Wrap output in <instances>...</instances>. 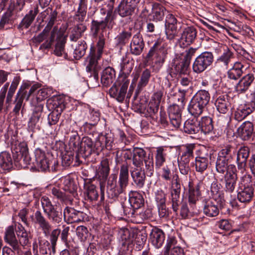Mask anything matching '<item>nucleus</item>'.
<instances>
[{
  "label": "nucleus",
  "instance_id": "1",
  "mask_svg": "<svg viewBox=\"0 0 255 255\" xmlns=\"http://www.w3.org/2000/svg\"><path fill=\"white\" fill-rule=\"evenodd\" d=\"M210 99L208 91L201 90L192 97L188 107L189 113L195 117L201 115L206 109Z\"/></svg>",
  "mask_w": 255,
  "mask_h": 255
},
{
  "label": "nucleus",
  "instance_id": "2",
  "mask_svg": "<svg viewBox=\"0 0 255 255\" xmlns=\"http://www.w3.org/2000/svg\"><path fill=\"white\" fill-rule=\"evenodd\" d=\"M126 65V62L124 61L121 64L120 73L116 85H113L109 91L110 95L116 97L117 100L120 102L124 101L128 89V76L124 72Z\"/></svg>",
  "mask_w": 255,
  "mask_h": 255
},
{
  "label": "nucleus",
  "instance_id": "3",
  "mask_svg": "<svg viewBox=\"0 0 255 255\" xmlns=\"http://www.w3.org/2000/svg\"><path fill=\"white\" fill-rule=\"evenodd\" d=\"M35 166L39 171H45L51 167L52 170H55L58 164V161L49 153H45L40 149L35 152Z\"/></svg>",
  "mask_w": 255,
  "mask_h": 255
},
{
  "label": "nucleus",
  "instance_id": "4",
  "mask_svg": "<svg viewBox=\"0 0 255 255\" xmlns=\"http://www.w3.org/2000/svg\"><path fill=\"white\" fill-rule=\"evenodd\" d=\"M120 189L115 188L116 181L113 179L110 183V181L108 182L107 193L111 195L112 198L118 196L120 194L122 193L124 190L126 189L128 183V165H123L121 167L120 173Z\"/></svg>",
  "mask_w": 255,
  "mask_h": 255
},
{
  "label": "nucleus",
  "instance_id": "5",
  "mask_svg": "<svg viewBox=\"0 0 255 255\" xmlns=\"http://www.w3.org/2000/svg\"><path fill=\"white\" fill-rule=\"evenodd\" d=\"M214 56L210 52H204L200 54L194 60L192 69L193 72L200 74L204 71L213 63Z\"/></svg>",
  "mask_w": 255,
  "mask_h": 255
},
{
  "label": "nucleus",
  "instance_id": "6",
  "mask_svg": "<svg viewBox=\"0 0 255 255\" xmlns=\"http://www.w3.org/2000/svg\"><path fill=\"white\" fill-rule=\"evenodd\" d=\"M165 46V43L162 39H157L149 50L147 57L150 58L155 55L156 57L155 63L162 64L167 53Z\"/></svg>",
  "mask_w": 255,
  "mask_h": 255
},
{
  "label": "nucleus",
  "instance_id": "7",
  "mask_svg": "<svg viewBox=\"0 0 255 255\" xmlns=\"http://www.w3.org/2000/svg\"><path fill=\"white\" fill-rule=\"evenodd\" d=\"M114 16L112 15L111 11H108L107 15L104 20L98 21L93 20L91 23V30L95 35L101 30L103 31L106 27L108 29H112L115 25Z\"/></svg>",
  "mask_w": 255,
  "mask_h": 255
},
{
  "label": "nucleus",
  "instance_id": "8",
  "mask_svg": "<svg viewBox=\"0 0 255 255\" xmlns=\"http://www.w3.org/2000/svg\"><path fill=\"white\" fill-rule=\"evenodd\" d=\"M31 218L34 225L38 226L45 236L49 234L52 228V225L40 211H36Z\"/></svg>",
  "mask_w": 255,
  "mask_h": 255
},
{
  "label": "nucleus",
  "instance_id": "9",
  "mask_svg": "<svg viewBox=\"0 0 255 255\" xmlns=\"http://www.w3.org/2000/svg\"><path fill=\"white\" fill-rule=\"evenodd\" d=\"M250 69V63L245 61H238L227 72V77L231 80H237L243 74L245 71Z\"/></svg>",
  "mask_w": 255,
  "mask_h": 255
},
{
  "label": "nucleus",
  "instance_id": "10",
  "mask_svg": "<svg viewBox=\"0 0 255 255\" xmlns=\"http://www.w3.org/2000/svg\"><path fill=\"white\" fill-rule=\"evenodd\" d=\"M87 5L79 4L75 14L69 18L68 26H70L73 24H85V22L87 21Z\"/></svg>",
  "mask_w": 255,
  "mask_h": 255
},
{
  "label": "nucleus",
  "instance_id": "11",
  "mask_svg": "<svg viewBox=\"0 0 255 255\" xmlns=\"http://www.w3.org/2000/svg\"><path fill=\"white\" fill-rule=\"evenodd\" d=\"M64 220L68 223H79L84 221L85 214L73 208L67 207L64 210Z\"/></svg>",
  "mask_w": 255,
  "mask_h": 255
},
{
  "label": "nucleus",
  "instance_id": "12",
  "mask_svg": "<svg viewBox=\"0 0 255 255\" xmlns=\"http://www.w3.org/2000/svg\"><path fill=\"white\" fill-rule=\"evenodd\" d=\"M225 177V187L224 190L227 194H229L231 197H232V194L235 195L236 187L237 181V175L233 170V171L227 172L224 176Z\"/></svg>",
  "mask_w": 255,
  "mask_h": 255
},
{
  "label": "nucleus",
  "instance_id": "13",
  "mask_svg": "<svg viewBox=\"0 0 255 255\" xmlns=\"http://www.w3.org/2000/svg\"><path fill=\"white\" fill-rule=\"evenodd\" d=\"M234 57V53L229 48H227L222 55L217 59L214 67L222 70L227 69L229 64Z\"/></svg>",
  "mask_w": 255,
  "mask_h": 255
},
{
  "label": "nucleus",
  "instance_id": "14",
  "mask_svg": "<svg viewBox=\"0 0 255 255\" xmlns=\"http://www.w3.org/2000/svg\"><path fill=\"white\" fill-rule=\"evenodd\" d=\"M151 214L149 210L139 211V209L128 211V222L135 224H140L151 217Z\"/></svg>",
  "mask_w": 255,
  "mask_h": 255
},
{
  "label": "nucleus",
  "instance_id": "15",
  "mask_svg": "<svg viewBox=\"0 0 255 255\" xmlns=\"http://www.w3.org/2000/svg\"><path fill=\"white\" fill-rule=\"evenodd\" d=\"M250 153V149L247 146H242L240 147L237 153V165L238 168L243 173L247 165V159L248 158Z\"/></svg>",
  "mask_w": 255,
  "mask_h": 255
},
{
  "label": "nucleus",
  "instance_id": "16",
  "mask_svg": "<svg viewBox=\"0 0 255 255\" xmlns=\"http://www.w3.org/2000/svg\"><path fill=\"white\" fill-rule=\"evenodd\" d=\"M204 214L208 217H215L219 215L220 209L217 201L210 199L205 201L203 208Z\"/></svg>",
  "mask_w": 255,
  "mask_h": 255
},
{
  "label": "nucleus",
  "instance_id": "17",
  "mask_svg": "<svg viewBox=\"0 0 255 255\" xmlns=\"http://www.w3.org/2000/svg\"><path fill=\"white\" fill-rule=\"evenodd\" d=\"M4 239L17 254L19 253L18 240L14 233V227L13 226H8L5 230Z\"/></svg>",
  "mask_w": 255,
  "mask_h": 255
},
{
  "label": "nucleus",
  "instance_id": "18",
  "mask_svg": "<svg viewBox=\"0 0 255 255\" xmlns=\"http://www.w3.org/2000/svg\"><path fill=\"white\" fill-rule=\"evenodd\" d=\"M254 82V78L252 75L247 73L236 84L235 89L240 94L245 93Z\"/></svg>",
  "mask_w": 255,
  "mask_h": 255
},
{
  "label": "nucleus",
  "instance_id": "19",
  "mask_svg": "<svg viewBox=\"0 0 255 255\" xmlns=\"http://www.w3.org/2000/svg\"><path fill=\"white\" fill-rule=\"evenodd\" d=\"M197 36V30L193 26H189L185 28L180 37L183 44L188 45L192 43Z\"/></svg>",
  "mask_w": 255,
  "mask_h": 255
},
{
  "label": "nucleus",
  "instance_id": "20",
  "mask_svg": "<svg viewBox=\"0 0 255 255\" xmlns=\"http://www.w3.org/2000/svg\"><path fill=\"white\" fill-rule=\"evenodd\" d=\"M211 158V154L208 153L196 157L195 160L196 171L201 173L205 171L209 165Z\"/></svg>",
  "mask_w": 255,
  "mask_h": 255
},
{
  "label": "nucleus",
  "instance_id": "21",
  "mask_svg": "<svg viewBox=\"0 0 255 255\" xmlns=\"http://www.w3.org/2000/svg\"><path fill=\"white\" fill-rule=\"evenodd\" d=\"M238 132L243 140L249 139L254 133V124L249 121L245 122L238 128Z\"/></svg>",
  "mask_w": 255,
  "mask_h": 255
},
{
  "label": "nucleus",
  "instance_id": "22",
  "mask_svg": "<svg viewBox=\"0 0 255 255\" xmlns=\"http://www.w3.org/2000/svg\"><path fill=\"white\" fill-rule=\"evenodd\" d=\"M150 239L152 245L156 248H159L163 245L165 240L164 233L161 229H152L150 234Z\"/></svg>",
  "mask_w": 255,
  "mask_h": 255
},
{
  "label": "nucleus",
  "instance_id": "23",
  "mask_svg": "<svg viewBox=\"0 0 255 255\" xmlns=\"http://www.w3.org/2000/svg\"><path fill=\"white\" fill-rule=\"evenodd\" d=\"M69 28V38L71 41H77L87 29L86 24H73Z\"/></svg>",
  "mask_w": 255,
  "mask_h": 255
},
{
  "label": "nucleus",
  "instance_id": "24",
  "mask_svg": "<svg viewBox=\"0 0 255 255\" xmlns=\"http://www.w3.org/2000/svg\"><path fill=\"white\" fill-rule=\"evenodd\" d=\"M128 151L131 154L133 165L136 167L140 166L145 157V151L142 148L137 147H133L132 149L128 148Z\"/></svg>",
  "mask_w": 255,
  "mask_h": 255
},
{
  "label": "nucleus",
  "instance_id": "25",
  "mask_svg": "<svg viewBox=\"0 0 255 255\" xmlns=\"http://www.w3.org/2000/svg\"><path fill=\"white\" fill-rule=\"evenodd\" d=\"M58 13L56 10H53L50 7L47 8L45 10L42 11L41 13V17L42 19L46 18V16L48 15V17L46 20L47 25L45 28L51 30L55 22L56 21Z\"/></svg>",
  "mask_w": 255,
  "mask_h": 255
},
{
  "label": "nucleus",
  "instance_id": "26",
  "mask_svg": "<svg viewBox=\"0 0 255 255\" xmlns=\"http://www.w3.org/2000/svg\"><path fill=\"white\" fill-rule=\"evenodd\" d=\"M215 106L217 110L221 114H226L231 108L229 99L227 95L219 96L216 101Z\"/></svg>",
  "mask_w": 255,
  "mask_h": 255
},
{
  "label": "nucleus",
  "instance_id": "27",
  "mask_svg": "<svg viewBox=\"0 0 255 255\" xmlns=\"http://www.w3.org/2000/svg\"><path fill=\"white\" fill-rule=\"evenodd\" d=\"M165 12L166 9L163 6L158 3H154L152 5V11L149 19L156 21L162 20Z\"/></svg>",
  "mask_w": 255,
  "mask_h": 255
},
{
  "label": "nucleus",
  "instance_id": "28",
  "mask_svg": "<svg viewBox=\"0 0 255 255\" xmlns=\"http://www.w3.org/2000/svg\"><path fill=\"white\" fill-rule=\"evenodd\" d=\"M28 85L24 86V88L21 87L16 94L14 101L15 106L13 109V112L16 115L19 114V111L22 106L23 100L26 97V89L28 88Z\"/></svg>",
  "mask_w": 255,
  "mask_h": 255
},
{
  "label": "nucleus",
  "instance_id": "29",
  "mask_svg": "<svg viewBox=\"0 0 255 255\" xmlns=\"http://www.w3.org/2000/svg\"><path fill=\"white\" fill-rule=\"evenodd\" d=\"M18 149L19 155H21L19 160L20 164L25 168L31 163V159L29 154L27 146L25 143H21L19 144Z\"/></svg>",
  "mask_w": 255,
  "mask_h": 255
},
{
  "label": "nucleus",
  "instance_id": "30",
  "mask_svg": "<svg viewBox=\"0 0 255 255\" xmlns=\"http://www.w3.org/2000/svg\"><path fill=\"white\" fill-rule=\"evenodd\" d=\"M255 110L250 104H246L241 105L235 113V119L238 121H241Z\"/></svg>",
  "mask_w": 255,
  "mask_h": 255
},
{
  "label": "nucleus",
  "instance_id": "31",
  "mask_svg": "<svg viewBox=\"0 0 255 255\" xmlns=\"http://www.w3.org/2000/svg\"><path fill=\"white\" fill-rule=\"evenodd\" d=\"M116 77L115 71L110 67L106 68L102 72L101 82L105 86H108L112 84Z\"/></svg>",
  "mask_w": 255,
  "mask_h": 255
},
{
  "label": "nucleus",
  "instance_id": "32",
  "mask_svg": "<svg viewBox=\"0 0 255 255\" xmlns=\"http://www.w3.org/2000/svg\"><path fill=\"white\" fill-rule=\"evenodd\" d=\"M183 129L188 134H195L200 131V123L197 119H188L184 124Z\"/></svg>",
  "mask_w": 255,
  "mask_h": 255
},
{
  "label": "nucleus",
  "instance_id": "33",
  "mask_svg": "<svg viewBox=\"0 0 255 255\" xmlns=\"http://www.w3.org/2000/svg\"><path fill=\"white\" fill-rule=\"evenodd\" d=\"M144 44L141 37L135 35L130 43V51L132 54L136 55H139L143 48Z\"/></svg>",
  "mask_w": 255,
  "mask_h": 255
},
{
  "label": "nucleus",
  "instance_id": "34",
  "mask_svg": "<svg viewBox=\"0 0 255 255\" xmlns=\"http://www.w3.org/2000/svg\"><path fill=\"white\" fill-rule=\"evenodd\" d=\"M136 167L135 170L130 171L131 176L134 184L139 187H142L144 183V172L140 166Z\"/></svg>",
  "mask_w": 255,
  "mask_h": 255
},
{
  "label": "nucleus",
  "instance_id": "35",
  "mask_svg": "<svg viewBox=\"0 0 255 255\" xmlns=\"http://www.w3.org/2000/svg\"><path fill=\"white\" fill-rule=\"evenodd\" d=\"M105 46V39L103 37H100L97 44V51H96L94 47H91L90 52L88 57V60H90L91 55L93 56L96 61L100 59L103 52V48Z\"/></svg>",
  "mask_w": 255,
  "mask_h": 255
},
{
  "label": "nucleus",
  "instance_id": "36",
  "mask_svg": "<svg viewBox=\"0 0 255 255\" xmlns=\"http://www.w3.org/2000/svg\"><path fill=\"white\" fill-rule=\"evenodd\" d=\"M189 64L184 61L180 57L174 60L172 69L175 71L176 74H185L186 73Z\"/></svg>",
  "mask_w": 255,
  "mask_h": 255
},
{
  "label": "nucleus",
  "instance_id": "37",
  "mask_svg": "<svg viewBox=\"0 0 255 255\" xmlns=\"http://www.w3.org/2000/svg\"><path fill=\"white\" fill-rule=\"evenodd\" d=\"M63 180V190L68 194L71 195V199L72 197H75L77 195V187L73 180L70 178H64Z\"/></svg>",
  "mask_w": 255,
  "mask_h": 255
},
{
  "label": "nucleus",
  "instance_id": "38",
  "mask_svg": "<svg viewBox=\"0 0 255 255\" xmlns=\"http://www.w3.org/2000/svg\"><path fill=\"white\" fill-rule=\"evenodd\" d=\"M200 123V131L205 134L212 132L214 129L213 121L210 117H203L199 121Z\"/></svg>",
  "mask_w": 255,
  "mask_h": 255
},
{
  "label": "nucleus",
  "instance_id": "39",
  "mask_svg": "<svg viewBox=\"0 0 255 255\" xmlns=\"http://www.w3.org/2000/svg\"><path fill=\"white\" fill-rule=\"evenodd\" d=\"M84 194L86 196V199L90 201H96L98 199L99 195L96 187L95 185L87 183L84 186Z\"/></svg>",
  "mask_w": 255,
  "mask_h": 255
},
{
  "label": "nucleus",
  "instance_id": "40",
  "mask_svg": "<svg viewBox=\"0 0 255 255\" xmlns=\"http://www.w3.org/2000/svg\"><path fill=\"white\" fill-rule=\"evenodd\" d=\"M39 12L38 5L37 4L33 6L27 14L25 15L22 20V24L25 28H27L33 22L36 15Z\"/></svg>",
  "mask_w": 255,
  "mask_h": 255
},
{
  "label": "nucleus",
  "instance_id": "41",
  "mask_svg": "<svg viewBox=\"0 0 255 255\" xmlns=\"http://www.w3.org/2000/svg\"><path fill=\"white\" fill-rule=\"evenodd\" d=\"M195 146L194 144H188L184 146L182 150V154L178 160L189 163L191 158L193 157V150Z\"/></svg>",
  "mask_w": 255,
  "mask_h": 255
},
{
  "label": "nucleus",
  "instance_id": "42",
  "mask_svg": "<svg viewBox=\"0 0 255 255\" xmlns=\"http://www.w3.org/2000/svg\"><path fill=\"white\" fill-rule=\"evenodd\" d=\"M51 193L54 198H56L62 202L66 204L71 201V195L65 192H63L58 187H52Z\"/></svg>",
  "mask_w": 255,
  "mask_h": 255
},
{
  "label": "nucleus",
  "instance_id": "43",
  "mask_svg": "<svg viewBox=\"0 0 255 255\" xmlns=\"http://www.w3.org/2000/svg\"><path fill=\"white\" fill-rule=\"evenodd\" d=\"M254 189L252 187L247 186L238 192V199L239 201L242 203L249 202L253 197Z\"/></svg>",
  "mask_w": 255,
  "mask_h": 255
},
{
  "label": "nucleus",
  "instance_id": "44",
  "mask_svg": "<svg viewBox=\"0 0 255 255\" xmlns=\"http://www.w3.org/2000/svg\"><path fill=\"white\" fill-rule=\"evenodd\" d=\"M166 150L163 147L160 146L156 148L155 154L156 168H159L163 165L166 160Z\"/></svg>",
  "mask_w": 255,
  "mask_h": 255
},
{
  "label": "nucleus",
  "instance_id": "45",
  "mask_svg": "<svg viewBox=\"0 0 255 255\" xmlns=\"http://www.w3.org/2000/svg\"><path fill=\"white\" fill-rule=\"evenodd\" d=\"M89 60V63L86 67V70L88 72H93V75L91 76L90 78L92 80H94L96 83H97L99 79L98 76V67L97 66V61L95 60V58L91 55L90 60Z\"/></svg>",
  "mask_w": 255,
  "mask_h": 255
},
{
  "label": "nucleus",
  "instance_id": "46",
  "mask_svg": "<svg viewBox=\"0 0 255 255\" xmlns=\"http://www.w3.org/2000/svg\"><path fill=\"white\" fill-rule=\"evenodd\" d=\"M200 196L199 184L190 187L188 201L191 207L194 208Z\"/></svg>",
  "mask_w": 255,
  "mask_h": 255
},
{
  "label": "nucleus",
  "instance_id": "47",
  "mask_svg": "<svg viewBox=\"0 0 255 255\" xmlns=\"http://www.w3.org/2000/svg\"><path fill=\"white\" fill-rule=\"evenodd\" d=\"M12 161L10 153L6 151L0 154V166L3 170H8L12 167Z\"/></svg>",
  "mask_w": 255,
  "mask_h": 255
},
{
  "label": "nucleus",
  "instance_id": "48",
  "mask_svg": "<svg viewBox=\"0 0 255 255\" xmlns=\"http://www.w3.org/2000/svg\"><path fill=\"white\" fill-rule=\"evenodd\" d=\"M230 161L223 158L217 157V161L216 162V170L219 173L224 174L228 171V164Z\"/></svg>",
  "mask_w": 255,
  "mask_h": 255
},
{
  "label": "nucleus",
  "instance_id": "49",
  "mask_svg": "<svg viewBox=\"0 0 255 255\" xmlns=\"http://www.w3.org/2000/svg\"><path fill=\"white\" fill-rule=\"evenodd\" d=\"M146 100L145 99L138 101L135 100L132 103L131 109L135 112L146 114Z\"/></svg>",
  "mask_w": 255,
  "mask_h": 255
},
{
  "label": "nucleus",
  "instance_id": "50",
  "mask_svg": "<svg viewBox=\"0 0 255 255\" xmlns=\"http://www.w3.org/2000/svg\"><path fill=\"white\" fill-rule=\"evenodd\" d=\"M44 213L53 223L58 224L62 221V213L57 211L55 208L47 211V212Z\"/></svg>",
  "mask_w": 255,
  "mask_h": 255
},
{
  "label": "nucleus",
  "instance_id": "51",
  "mask_svg": "<svg viewBox=\"0 0 255 255\" xmlns=\"http://www.w3.org/2000/svg\"><path fill=\"white\" fill-rule=\"evenodd\" d=\"M139 2V0H128V15H130L129 18L132 20L137 18V4Z\"/></svg>",
  "mask_w": 255,
  "mask_h": 255
},
{
  "label": "nucleus",
  "instance_id": "52",
  "mask_svg": "<svg viewBox=\"0 0 255 255\" xmlns=\"http://www.w3.org/2000/svg\"><path fill=\"white\" fill-rule=\"evenodd\" d=\"M93 145V143L91 138L88 137H84L82 138V140L80 142L79 145L78 146V148L80 149L81 151L90 153L91 152Z\"/></svg>",
  "mask_w": 255,
  "mask_h": 255
},
{
  "label": "nucleus",
  "instance_id": "53",
  "mask_svg": "<svg viewBox=\"0 0 255 255\" xmlns=\"http://www.w3.org/2000/svg\"><path fill=\"white\" fill-rule=\"evenodd\" d=\"M25 4V0H9L8 8L13 12L22 10Z\"/></svg>",
  "mask_w": 255,
  "mask_h": 255
},
{
  "label": "nucleus",
  "instance_id": "54",
  "mask_svg": "<svg viewBox=\"0 0 255 255\" xmlns=\"http://www.w3.org/2000/svg\"><path fill=\"white\" fill-rule=\"evenodd\" d=\"M151 77V71L149 69H145L142 72L140 79L137 85L138 90L141 89L148 84Z\"/></svg>",
  "mask_w": 255,
  "mask_h": 255
},
{
  "label": "nucleus",
  "instance_id": "55",
  "mask_svg": "<svg viewBox=\"0 0 255 255\" xmlns=\"http://www.w3.org/2000/svg\"><path fill=\"white\" fill-rule=\"evenodd\" d=\"M101 168L99 171V175L102 177V179L105 180L109 174L110 168L109 161L107 159H104L101 162Z\"/></svg>",
  "mask_w": 255,
  "mask_h": 255
},
{
  "label": "nucleus",
  "instance_id": "56",
  "mask_svg": "<svg viewBox=\"0 0 255 255\" xmlns=\"http://www.w3.org/2000/svg\"><path fill=\"white\" fill-rule=\"evenodd\" d=\"M180 83L183 87H185L186 89L183 90H179V92L180 93V97L181 103H183L184 101L185 94L187 91V89L188 88H191L192 87V82L191 81L189 78L186 77H183L180 80Z\"/></svg>",
  "mask_w": 255,
  "mask_h": 255
},
{
  "label": "nucleus",
  "instance_id": "57",
  "mask_svg": "<svg viewBox=\"0 0 255 255\" xmlns=\"http://www.w3.org/2000/svg\"><path fill=\"white\" fill-rule=\"evenodd\" d=\"M128 203L131 207V211L138 210L141 207V201L139 197L128 195Z\"/></svg>",
  "mask_w": 255,
  "mask_h": 255
},
{
  "label": "nucleus",
  "instance_id": "58",
  "mask_svg": "<svg viewBox=\"0 0 255 255\" xmlns=\"http://www.w3.org/2000/svg\"><path fill=\"white\" fill-rule=\"evenodd\" d=\"M218 157L230 161L232 159L231 146L227 145L220 150L218 152Z\"/></svg>",
  "mask_w": 255,
  "mask_h": 255
},
{
  "label": "nucleus",
  "instance_id": "59",
  "mask_svg": "<svg viewBox=\"0 0 255 255\" xmlns=\"http://www.w3.org/2000/svg\"><path fill=\"white\" fill-rule=\"evenodd\" d=\"M18 86V82L16 81H13L10 86L8 93L6 97V104L8 105L6 106V109L9 108L10 102H11L12 97L17 89Z\"/></svg>",
  "mask_w": 255,
  "mask_h": 255
},
{
  "label": "nucleus",
  "instance_id": "60",
  "mask_svg": "<svg viewBox=\"0 0 255 255\" xmlns=\"http://www.w3.org/2000/svg\"><path fill=\"white\" fill-rule=\"evenodd\" d=\"M180 192L171 191V200L172 202V207L173 211L176 212L180 203Z\"/></svg>",
  "mask_w": 255,
  "mask_h": 255
},
{
  "label": "nucleus",
  "instance_id": "61",
  "mask_svg": "<svg viewBox=\"0 0 255 255\" xmlns=\"http://www.w3.org/2000/svg\"><path fill=\"white\" fill-rule=\"evenodd\" d=\"M87 48V44L84 41H81L74 50L75 57L80 58L84 56Z\"/></svg>",
  "mask_w": 255,
  "mask_h": 255
},
{
  "label": "nucleus",
  "instance_id": "62",
  "mask_svg": "<svg viewBox=\"0 0 255 255\" xmlns=\"http://www.w3.org/2000/svg\"><path fill=\"white\" fill-rule=\"evenodd\" d=\"M165 34L167 39L172 40L177 36V30L176 25H165Z\"/></svg>",
  "mask_w": 255,
  "mask_h": 255
},
{
  "label": "nucleus",
  "instance_id": "63",
  "mask_svg": "<svg viewBox=\"0 0 255 255\" xmlns=\"http://www.w3.org/2000/svg\"><path fill=\"white\" fill-rule=\"evenodd\" d=\"M144 161L147 174L148 176H151L153 174L154 169V162L152 155L150 156L149 154L148 156H145L144 159Z\"/></svg>",
  "mask_w": 255,
  "mask_h": 255
},
{
  "label": "nucleus",
  "instance_id": "64",
  "mask_svg": "<svg viewBox=\"0 0 255 255\" xmlns=\"http://www.w3.org/2000/svg\"><path fill=\"white\" fill-rule=\"evenodd\" d=\"M138 230L137 229L130 228V229H128V249L131 244H133L134 246V243L139 242V241H136L137 239L139 238V237H138Z\"/></svg>",
  "mask_w": 255,
  "mask_h": 255
}]
</instances>
